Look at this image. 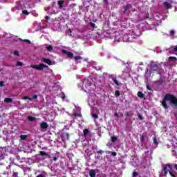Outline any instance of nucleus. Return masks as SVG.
<instances>
[{"label":"nucleus","mask_w":177,"mask_h":177,"mask_svg":"<svg viewBox=\"0 0 177 177\" xmlns=\"http://www.w3.org/2000/svg\"><path fill=\"white\" fill-rule=\"evenodd\" d=\"M167 100L170 102L171 104H173L174 106L177 107V97L172 94L167 93L165 95V97L162 99V106L163 109H168V104H167Z\"/></svg>","instance_id":"nucleus-1"},{"label":"nucleus","mask_w":177,"mask_h":177,"mask_svg":"<svg viewBox=\"0 0 177 177\" xmlns=\"http://www.w3.org/2000/svg\"><path fill=\"white\" fill-rule=\"evenodd\" d=\"M171 169H172V165L171 164H162L161 174L159 175V177L167 176Z\"/></svg>","instance_id":"nucleus-2"},{"label":"nucleus","mask_w":177,"mask_h":177,"mask_svg":"<svg viewBox=\"0 0 177 177\" xmlns=\"http://www.w3.org/2000/svg\"><path fill=\"white\" fill-rule=\"evenodd\" d=\"M31 68H35V70H37V71H41L44 68H48V65L44 64H35L30 66Z\"/></svg>","instance_id":"nucleus-3"},{"label":"nucleus","mask_w":177,"mask_h":177,"mask_svg":"<svg viewBox=\"0 0 177 177\" xmlns=\"http://www.w3.org/2000/svg\"><path fill=\"white\" fill-rule=\"evenodd\" d=\"M149 68L152 72L156 71V73H160L161 65L160 64H152L150 65Z\"/></svg>","instance_id":"nucleus-4"},{"label":"nucleus","mask_w":177,"mask_h":177,"mask_svg":"<svg viewBox=\"0 0 177 177\" xmlns=\"http://www.w3.org/2000/svg\"><path fill=\"white\" fill-rule=\"evenodd\" d=\"M62 53H64V55H67L68 57H70L71 59V57H74V53L70 51H67L66 50H62Z\"/></svg>","instance_id":"nucleus-5"},{"label":"nucleus","mask_w":177,"mask_h":177,"mask_svg":"<svg viewBox=\"0 0 177 177\" xmlns=\"http://www.w3.org/2000/svg\"><path fill=\"white\" fill-rule=\"evenodd\" d=\"M40 128L41 129H48V128H49V124H48V122H42L40 124Z\"/></svg>","instance_id":"nucleus-6"},{"label":"nucleus","mask_w":177,"mask_h":177,"mask_svg":"<svg viewBox=\"0 0 177 177\" xmlns=\"http://www.w3.org/2000/svg\"><path fill=\"white\" fill-rule=\"evenodd\" d=\"M41 60L44 62V63H46V64H48V66L52 65V61L50 59L43 57Z\"/></svg>","instance_id":"nucleus-7"},{"label":"nucleus","mask_w":177,"mask_h":177,"mask_svg":"<svg viewBox=\"0 0 177 177\" xmlns=\"http://www.w3.org/2000/svg\"><path fill=\"white\" fill-rule=\"evenodd\" d=\"M39 155L41 156V157H48V158H49V157H50V155H49V153H48L44 151H40Z\"/></svg>","instance_id":"nucleus-8"},{"label":"nucleus","mask_w":177,"mask_h":177,"mask_svg":"<svg viewBox=\"0 0 177 177\" xmlns=\"http://www.w3.org/2000/svg\"><path fill=\"white\" fill-rule=\"evenodd\" d=\"M164 6L166 8V9H171L172 6H171V3H169L168 1H165L163 3Z\"/></svg>","instance_id":"nucleus-9"},{"label":"nucleus","mask_w":177,"mask_h":177,"mask_svg":"<svg viewBox=\"0 0 177 177\" xmlns=\"http://www.w3.org/2000/svg\"><path fill=\"white\" fill-rule=\"evenodd\" d=\"M89 176L91 177H96V171L95 169H91L89 171Z\"/></svg>","instance_id":"nucleus-10"},{"label":"nucleus","mask_w":177,"mask_h":177,"mask_svg":"<svg viewBox=\"0 0 177 177\" xmlns=\"http://www.w3.org/2000/svg\"><path fill=\"white\" fill-rule=\"evenodd\" d=\"M88 133H89V130L88 129H86L83 131V136L84 138H86V136H88Z\"/></svg>","instance_id":"nucleus-11"},{"label":"nucleus","mask_w":177,"mask_h":177,"mask_svg":"<svg viewBox=\"0 0 177 177\" xmlns=\"http://www.w3.org/2000/svg\"><path fill=\"white\" fill-rule=\"evenodd\" d=\"M6 103H13V100L12 98L6 97L4 100Z\"/></svg>","instance_id":"nucleus-12"},{"label":"nucleus","mask_w":177,"mask_h":177,"mask_svg":"<svg viewBox=\"0 0 177 177\" xmlns=\"http://www.w3.org/2000/svg\"><path fill=\"white\" fill-rule=\"evenodd\" d=\"M111 139L112 143H115V142H117V140H118V137L112 136V137H111Z\"/></svg>","instance_id":"nucleus-13"},{"label":"nucleus","mask_w":177,"mask_h":177,"mask_svg":"<svg viewBox=\"0 0 177 177\" xmlns=\"http://www.w3.org/2000/svg\"><path fill=\"white\" fill-rule=\"evenodd\" d=\"M137 95L138 97H140V99H143V97H145V94H143L142 91H138Z\"/></svg>","instance_id":"nucleus-14"},{"label":"nucleus","mask_w":177,"mask_h":177,"mask_svg":"<svg viewBox=\"0 0 177 177\" xmlns=\"http://www.w3.org/2000/svg\"><path fill=\"white\" fill-rule=\"evenodd\" d=\"M64 3V1L60 0L58 1V6H59V8H63V4Z\"/></svg>","instance_id":"nucleus-15"},{"label":"nucleus","mask_w":177,"mask_h":177,"mask_svg":"<svg viewBox=\"0 0 177 177\" xmlns=\"http://www.w3.org/2000/svg\"><path fill=\"white\" fill-rule=\"evenodd\" d=\"M28 121H30L31 122H32L33 121H35L37 120V118H35V117H32V116H28Z\"/></svg>","instance_id":"nucleus-16"},{"label":"nucleus","mask_w":177,"mask_h":177,"mask_svg":"<svg viewBox=\"0 0 177 177\" xmlns=\"http://www.w3.org/2000/svg\"><path fill=\"white\" fill-rule=\"evenodd\" d=\"M131 8H132V4H127L124 7V12H127V10H128V9H131Z\"/></svg>","instance_id":"nucleus-17"},{"label":"nucleus","mask_w":177,"mask_h":177,"mask_svg":"<svg viewBox=\"0 0 177 177\" xmlns=\"http://www.w3.org/2000/svg\"><path fill=\"white\" fill-rule=\"evenodd\" d=\"M46 49L48 52H52V50H53V46H52V45H49L46 47Z\"/></svg>","instance_id":"nucleus-18"},{"label":"nucleus","mask_w":177,"mask_h":177,"mask_svg":"<svg viewBox=\"0 0 177 177\" xmlns=\"http://www.w3.org/2000/svg\"><path fill=\"white\" fill-rule=\"evenodd\" d=\"M28 138L27 135H21L20 136V139L21 140H26Z\"/></svg>","instance_id":"nucleus-19"},{"label":"nucleus","mask_w":177,"mask_h":177,"mask_svg":"<svg viewBox=\"0 0 177 177\" xmlns=\"http://www.w3.org/2000/svg\"><path fill=\"white\" fill-rule=\"evenodd\" d=\"M112 81H113V82H115V85H117V86H120V83L118 82V80H117V79L112 78Z\"/></svg>","instance_id":"nucleus-20"},{"label":"nucleus","mask_w":177,"mask_h":177,"mask_svg":"<svg viewBox=\"0 0 177 177\" xmlns=\"http://www.w3.org/2000/svg\"><path fill=\"white\" fill-rule=\"evenodd\" d=\"M97 153L100 154V156H102L104 153V151H103L102 149H99L98 151H97Z\"/></svg>","instance_id":"nucleus-21"},{"label":"nucleus","mask_w":177,"mask_h":177,"mask_svg":"<svg viewBox=\"0 0 177 177\" xmlns=\"http://www.w3.org/2000/svg\"><path fill=\"white\" fill-rule=\"evenodd\" d=\"M73 115H74L75 117H82V114H81V113H77V112H74V113H73Z\"/></svg>","instance_id":"nucleus-22"},{"label":"nucleus","mask_w":177,"mask_h":177,"mask_svg":"<svg viewBox=\"0 0 177 177\" xmlns=\"http://www.w3.org/2000/svg\"><path fill=\"white\" fill-rule=\"evenodd\" d=\"M22 13H23L24 15H26V16H28V15L30 14L27 10H24L22 11Z\"/></svg>","instance_id":"nucleus-23"},{"label":"nucleus","mask_w":177,"mask_h":177,"mask_svg":"<svg viewBox=\"0 0 177 177\" xmlns=\"http://www.w3.org/2000/svg\"><path fill=\"white\" fill-rule=\"evenodd\" d=\"M169 34L171 37H174V35H175V30H170Z\"/></svg>","instance_id":"nucleus-24"},{"label":"nucleus","mask_w":177,"mask_h":177,"mask_svg":"<svg viewBox=\"0 0 177 177\" xmlns=\"http://www.w3.org/2000/svg\"><path fill=\"white\" fill-rule=\"evenodd\" d=\"M92 117H93V118H95V120H97V118H99V115L97 114H92Z\"/></svg>","instance_id":"nucleus-25"},{"label":"nucleus","mask_w":177,"mask_h":177,"mask_svg":"<svg viewBox=\"0 0 177 177\" xmlns=\"http://www.w3.org/2000/svg\"><path fill=\"white\" fill-rule=\"evenodd\" d=\"M75 60H81L82 59V57L81 56H75L74 57Z\"/></svg>","instance_id":"nucleus-26"},{"label":"nucleus","mask_w":177,"mask_h":177,"mask_svg":"<svg viewBox=\"0 0 177 177\" xmlns=\"http://www.w3.org/2000/svg\"><path fill=\"white\" fill-rule=\"evenodd\" d=\"M115 96L117 97H118V96H120V91H118V90H116L115 91Z\"/></svg>","instance_id":"nucleus-27"},{"label":"nucleus","mask_w":177,"mask_h":177,"mask_svg":"<svg viewBox=\"0 0 177 177\" xmlns=\"http://www.w3.org/2000/svg\"><path fill=\"white\" fill-rule=\"evenodd\" d=\"M169 174L170 176H171V177H176V175H175V174H174L172 171H171V170L169 171Z\"/></svg>","instance_id":"nucleus-28"},{"label":"nucleus","mask_w":177,"mask_h":177,"mask_svg":"<svg viewBox=\"0 0 177 177\" xmlns=\"http://www.w3.org/2000/svg\"><path fill=\"white\" fill-rule=\"evenodd\" d=\"M17 66H23V63L20 61H18V62H17Z\"/></svg>","instance_id":"nucleus-29"},{"label":"nucleus","mask_w":177,"mask_h":177,"mask_svg":"<svg viewBox=\"0 0 177 177\" xmlns=\"http://www.w3.org/2000/svg\"><path fill=\"white\" fill-rule=\"evenodd\" d=\"M90 26L91 27H92V28H95L96 27V25L93 22L90 23Z\"/></svg>","instance_id":"nucleus-30"},{"label":"nucleus","mask_w":177,"mask_h":177,"mask_svg":"<svg viewBox=\"0 0 177 177\" xmlns=\"http://www.w3.org/2000/svg\"><path fill=\"white\" fill-rule=\"evenodd\" d=\"M24 99L26 100H32V98L28 97V96H25L24 97Z\"/></svg>","instance_id":"nucleus-31"},{"label":"nucleus","mask_w":177,"mask_h":177,"mask_svg":"<svg viewBox=\"0 0 177 177\" xmlns=\"http://www.w3.org/2000/svg\"><path fill=\"white\" fill-rule=\"evenodd\" d=\"M153 143L154 145H156V146L158 145V141H157V138H153Z\"/></svg>","instance_id":"nucleus-32"},{"label":"nucleus","mask_w":177,"mask_h":177,"mask_svg":"<svg viewBox=\"0 0 177 177\" xmlns=\"http://www.w3.org/2000/svg\"><path fill=\"white\" fill-rule=\"evenodd\" d=\"M65 135H66L67 140H68L70 139V134H68V133H66Z\"/></svg>","instance_id":"nucleus-33"},{"label":"nucleus","mask_w":177,"mask_h":177,"mask_svg":"<svg viewBox=\"0 0 177 177\" xmlns=\"http://www.w3.org/2000/svg\"><path fill=\"white\" fill-rule=\"evenodd\" d=\"M169 60H176V57H169Z\"/></svg>","instance_id":"nucleus-34"},{"label":"nucleus","mask_w":177,"mask_h":177,"mask_svg":"<svg viewBox=\"0 0 177 177\" xmlns=\"http://www.w3.org/2000/svg\"><path fill=\"white\" fill-rule=\"evenodd\" d=\"M65 99H66V95L64 94V93H62V100H64Z\"/></svg>","instance_id":"nucleus-35"},{"label":"nucleus","mask_w":177,"mask_h":177,"mask_svg":"<svg viewBox=\"0 0 177 177\" xmlns=\"http://www.w3.org/2000/svg\"><path fill=\"white\" fill-rule=\"evenodd\" d=\"M14 55L15 56H19L20 54L19 53V51H15Z\"/></svg>","instance_id":"nucleus-36"},{"label":"nucleus","mask_w":177,"mask_h":177,"mask_svg":"<svg viewBox=\"0 0 177 177\" xmlns=\"http://www.w3.org/2000/svg\"><path fill=\"white\" fill-rule=\"evenodd\" d=\"M138 117L139 120H143V117L142 116L141 114H138Z\"/></svg>","instance_id":"nucleus-37"},{"label":"nucleus","mask_w":177,"mask_h":177,"mask_svg":"<svg viewBox=\"0 0 177 177\" xmlns=\"http://www.w3.org/2000/svg\"><path fill=\"white\" fill-rule=\"evenodd\" d=\"M138 172H136V171H133V177L138 176Z\"/></svg>","instance_id":"nucleus-38"},{"label":"nucleus","mask_w":177,"mask_h":177,"mask_svg":"<svg viewBox=\"0 0 177 177\" xmlns=\"http://www.w3.org/2000/svg\"><path fill=\"white\" fill-rule=\"evenodd\" d=\"M24 42H27V44H31V41H30L28 39H24Z\"/></svg>","instance_id":"nucleus-39"},{"label":"nucleus","mask_w":177,"mask_h":177,"mask_svg":"<svg viewBox=\"0 0 177 177\" xmlns=\"http://www.w3.org/2000/svg\"><path fill=\"white\" fill-rule=\"evenodd\" d=\"M147 89H148V91H153V89H151V88H150L149 85H147Z\"/></svg>","instance_id":"nucleus-40"},{"label":"nucleus","mask_w":177,"mask_h":177,"mask_svg":"<svg viewBox=\"0 0 177 177\" xmlns=\"http://www.w3.org/2000/svg\"><path fill=\"white\" fill-rule=\"evenodd\" d=\"M95 160H100V156L98 155L95 156Z\"/></svg>","instance_id":"nucleus-41"},{"label":"nucleus","mask_w":177,"mask_h":177,"mask_svg":"<svg viewBox=\"0 0 177 177\" xmlns=\"http://www.w3.org/2000/svg\"><path fill=\"white\" fill-rule=\"evenodd\" d=\"M32 99H38V95H33L32 97Z\"/></svg>","instance_id":"nucleus-42"},{"label":"nucleus","mask_w":177,"mask_h":177,"mask_svg":"<svg viewBox=\"0 0 177 177\" xmlns=\"http://www.w3.org/2000/svg\"><path fill=\"white\" fill-rule=\"evenodd\" d=\"M125 115H127V117H129V115H131V113L129 112H126Z\"/></svg>","instance_id":"nucleus-43"},{"label":"nucleus","mask_w":177,"mask_h":177,"mask_svg":"<svg viewBox=\"0 0 177 177\" xmlns=\"http://www.w3.org/2000/svg\"><path fill=\"white\" fill-rule=\"evenodd\" d=\"M17 175H19V173H18V172H14V174H13V176L17 177Z\"/></svg>","instance_id":"nucleus-44"},{"label":"nucleus","mask_w":177,"mask_h":177,"mask_svg":"<svg viewBox=\"0 0 177 177\" xmlns=\"http://www.w3.org/2000/svg\"><path fill=\"white\" fill-rule=\"evenodd\" d=\"M140 140L141 142H143V140H145V137L143 136L140 137Z\"/></svg>","instance_id":"nucleus-45"},{"label":"nucleus","mask_w":177,"mask_h":177,"mask_svg":"<svg viewBox=\"0 0 177 177\" xmlns=\"http://www.w3.org/2000/svg\"><path fill=\"white\" fill-rule=\"evenodd\" d=\"M112 156H113V157H115V156H117V153L116 152H112Z\"/></svg>","instance_id":"nucleus-46"},{"label":"nucleus","mask_w":177,"mask_h":177,"mask_svg":"<svg viewBox=\"0 0 177 177\" xmlns=\"http://www.w3.org/2000/svg\"><path fill=\"white\" fill-rule=\"evenodd\" d=\"M36 177H46V176H44L43 174H39Z\"/></svg>","instance_id":"nucleus-47"},{"label":"nucleus","mask_w":177,"mask_h":177,"mask_svg":"<svg viewBox=\"0 0 177 177\" xmlns=\"http://www.w3.org/2000/svg\"><path fill=\"white\" fill-rule=\"evenodd\" d=\"M3 85H5V82L1 81V86H3Z\"/></svg>","instance_id":"nucleus-48"},{"label":"nucleus","mask_w":177,"mask_h":177,"mask_svg":"<svg viewBox=\"0 0 177 177\" xmlns=\"http://www.w3.org/2000/svg\"><path fill=\"white\" fill-rule=\"evenodd\" d=\"M174 168L176 169V171H177V164H174Z\"/></svg>","instance_id":"nucleus-49"},{"label":"nucleus","mask_w":177,"mask_h":177,"mask_svg":"<svg viewBox=\"0 0 177 177\" xmlns=\"http://www.w3.org/2000/svg\"><path fill=\"white\" fill-rule=\"evenodd\" d=\"M50 9V7H46L44 8L45 10H49Z\"/></svg>","instance_id":"nucleus-50"},{"label":"nucleus","mask_w":177,"mask_h":177,"mask_svg":"<svg viewBox=\"0 0 177 177\" xmlns=\"http://www.w3.org/2000/svg\"><path fill=\"white\" fill-rule=\"evenodd\" d=\"M45 19H46V20H49V19H50V17H49V16H46Z\"/></svg>","instance_id":"nucleus-51"},{"label":"nucleus","mask_w":177,"mask_h":177,"mask_svg":"<svg viewBox=\"0 0 177 177\" xmlns=\"http://www.w3.org/2000/svg\"><path fill=\"white\" fill-rule=\"evenodd\" d=\"M174 52H177V46L174 47Z\"/></svg>","instance_id":"nucleus-52"},{"label":"nucleus","mask_w":177,"mask_h":177,"mask_svg":"<svg viewBox=\"0 0 177 177\" xmlns=\"http://www.w3.org/2000/svg\"><path fill=\"white\" fill-rule=\"evenodd\" d=\"M115 116L117 117L118 118L120 117V115L117 113H115Z\"/></svg>","instance_id":"nucleus-53"},{"label":"nucleus","mask_w":177,"mask_h":177,"mask_svg":"<svg viewBox=\"0 0 177 177\" xmlns=\"http://www.w3.org/2000/svg\"><path fill=\"white\" fill-rule=\"evenodd\" d=\"M149 14H147V15H145V19H149Z\"/></svg>","instance_id":"nucleus-54"},{"label":"nucleus","mask_w":177,"mask_h":177,"mask_svg":"<svg viewBox=\"0 0 177 177\" xmlns=\"http://www.w3.org/2000/svg\"><path fill=\"white\" fill-rule=\"evenodd\" d=\"M53 160H54V161H57V158L54 157V158H53Z\"/></svg>","instance_id":"nucleus-55"},{"label":"nucleus","mask_w":177,"mask_h":177,"mask_svg":"<svg viewBox=\"0 0 177 177\" xmlns=\"http://www.w3.org/2000/svg\"><path fill=\"white\" fill-rule=\"evenodd\" d=\"M70 32H72L71 29H69Z\"/></svg>","instance_id":"nucleus-56"},{"label":"nucleus","mask_w":177,"mask_h":177,"mask_svg":"<svg viewBox=\"0 0 177 177\" xmlns=\"http://www.w3.org/2000/svg\"><path fill=\"white\" fill-rule=\"evenodd\" d=\"M104 2H107V0H105Z\"/></svg>","instance_id":"nucleus-57"},{"label":"nucleus","mask_w":177,"mask_h":177,"mask_svg":"<svg viewBox=\"0 0 177 177\" xmlns=\"http://www.w3.org/2000/svg\"><path fill=\"white\" fill-rule=\"evenodd\" d=\"M71 35H71V34H70V36H71Z\"/></svg>","instance_id":"nucleus-58"},{"label":"nucleus","mask_w":177,"mask_h":177,"mask_svg":"<svg viewBox=\"0 0 177 177\" xmlns=\"http://www.w3.org/2000/svg\"><path fill=\"white\" fill-rule=\"evenodd\" d=\"M0 86H1V82H0Z\"/></svg>","instance_id":"nucleus-59"}]
</instances>
